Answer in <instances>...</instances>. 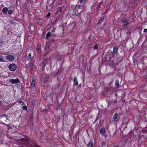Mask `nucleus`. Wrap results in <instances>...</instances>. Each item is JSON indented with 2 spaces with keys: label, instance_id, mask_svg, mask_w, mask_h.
Returning a JSON list of instances; mask_svg holds the SVG:
<instances>
[{
  "label": "nucleus",
  "instance_id": "30",
  "mask_svg": "<svg viewBox=\"0 0 147 147\" xmlns=\"http://www.w3.org/2000/svg\"><path fill=\"white\" fill-rule=\"evenodd\" d=\"M11 24H13L14 23V22H11Z\"/></svg>",
  "mask_w": 147,
  "mask_h": 147
},
{
  "label": "nucleus",
  "instance_id": "6",
  "mask_svg": "<svg viewBox=\"0 0 147 147\" xmlns=\"http://www.w3.org/2000/svg\"><path fill=\"white\" fill-rule=\"evenodd\" d=\"M36 50L38 53L40 54L41 53V46L40 45H38L36 48Z\"/></svg>",
  "mask_w": 147,
  "mask_h": 147
},
{
  "label": "nucleus",
  "instance_id": "3",
  "mask_svg": "<svg viewBox=\"0 0 147 147\" xmlns=\"http://www.w3.org/2000/svg\"><path fill=\"white\" fill-rule=\"evenodd\" d=\"M6 59L8 61H12L14 60L15 58L11 55H9L6 57Z\"/></svg>",
  "mask_w": 147,
  "mask_h": 147
},
{
  "label": "nucleus",
  "instance_id": "18",
  "mask_svg": "<svg viewBox=\"0 0 147 147\" xmlns=\"http://www.w3.org/2000/svg\"><path fill=\"white\" fill-rule=\"evenodd\" d=\"M32 58V55L31 53H30L27 57V59L28 60H30Z\"/></svg>",
  "mask_w": 147,
  "mask_h": 147
},
{
  "label": "nucleus",
  "instance_id": "23",
  "mask_svg": "<svg viewBox=\"0 0 147 147\" xmlns=\"http://www.w3.org/2000/svg\"><path fill=\"white\" fill-rule=\"evenodd\" d=\"M98 48V47L97 45H95L94 46V49H97Z\"/></svg>",
  "mask_w": 147,
  "mask_h": 147
},
{
  "label": "nucleus",
  "instance_id": "33",
  "mask_svg": "<svg viewBox=\"0 0 147 147\" xmlns=\"http://www.w3.org/2000/svg\"><path fill=\"white\" fill-rule=\"evenodd\" d=\"M115 147H117V146H116Z\"/></svg>",
  "mask_w": 147,
  "mask_h": 147
},
{
  "label": "nucleus",
  "instance_id": "16",
  "mask_svg": "<svg viewBox=\"0 0 147 147\" xmlns=\"http://www.w3.org/2000/svg\"><path fill=\"white\" fill-rule=\"evenodd\" d=\"M51 35V33L50 32H49L47 34L46 36V38L47 39L49 38V37Z\"/></svg>",
  "mask_w": 147,
  "mask_h": 147
},
{
  "label": "nucleus",
  "instance_id": "19",
  "mask_svg": "<svg viewBox=\"0 0 147 147\" xmlns=\"http://www.w3.org/2000/svg\"><path fill=\"white\" fill-rule=\"evenodd\" d=\"M119 81L118 80H117L116 81L115 85L116 87H118L119 86Z\"/></svg>",
  "mask_w": 147,
  "mask_h": 147
},
{
  "label": "nucleus",
  "instance_id": "20",
  "mask_svg": "<svg viewBox=\"0 0 147 147\" xmlns=\"http://www.w3.org/2000/svg\"><path fill=\"white\" fill-rule=\"evenodd\" d=\"M78 10L79 11V12H80L81 11H83V10H80L79 9H80L81 8H83V7L82 6H80V5H79L78 6Z\"/></svg>",
  "mask_w": 147,
  "mask_h": 147
},
{
  "label": "nucleus",
  "instance_id": "25",
  "mask_svg": "<svg viewBox=\"0 0 147 147\" xmlns=\"http://www.w3.org/2000/svg\"><path fill=\"white\" fill-rule=\"evenodd\" d=\"M0 61L3 62L4 61L3 58L0 57Z\"/></svg>",
  "mask_w": 147,
  "mask_h": 147
},
{
  "label": "nucleus",
  "instance_id": "9",
  "mask_svg": "<svg viewBox=\"0 0 147 147\" xmlns=\"http://www.w3.org/2000/svg\"><path fill=\"white\" fill-rule=\"evenodd\" d=\"M74 85L77 86L78 85V80L77 79V78L76 77H75L74 78Z\"/></svg>",
  "mask_w": 147,
  "mask_h": 147
},
{
  "label": "nucleus",
  "instance_id": "11",
  "mask_svg": "<svg viewBox=\"0 0 147 147\" xmlns=\"http://www.w3.org/2000/svg\"><path fill=\"white\" fill-rule=\"evenodd\" d=\"M62 12V8L61 7H58L57 9V10L56 11V13H61V12Z\"/></svg>",
  "mask_w": 147,
  "mask_h": 147
},
{
  "label": "nucleus",
  "instance_id": "32",
  "mask_svg": "<svg viewBox=\"0 0 147 147\" xmlns=\"http://www.w3.org/2000/svg\"><path fill=\"white\" fill-rule=\"evenodd\" d=\"M20 140H24L23 138H21L20 139Z\"/></svg>",
  "mask_w": 147,
  "mask_h": 147
},
{
  "label": "nucleus",
  "instance_id": "8",
  "mask_svg": "<svg viewBox=\"0 0 147 147\" xmlns=\"http://www.w3.org/2000/svg\"><path fill=\"white\" fill-rule=\"evenodd\" d=\"M75 24L74 23L72 22L70 23L69 25V27L72 29H73L75 27Z\"/></svg>",
  "mask_w": 147,
  "mask_h": 147
},
{
  "label": "nucleus",
  "instance_id": "28",
  "mask_svg": "<svg viewBox=\"0 0 147 147\" xmlns=\"http://www.w3.org/2000/svg\"><path fill=\"white\" fill-rule=\"evenodd\" d=\"M144 31L145 32H147V29H144Z\"/></svg>",
  "mask_w": 147,
  "mask_h": 147
},
{
  "label": "nucleus",
  "instance_id": "13",
  "mask_svg": "<svg viewBox=\"0 0 147 147\" xmlns=\"http://www.w3.org/2000/svg\"><path fill=\"white\" fill-rule=\"evenodd\" d=\"M89 144L90 147H93L94 145L93 142L92 140H90L89 142Z\"/></svg>",
  "mask_w": 147,
  "mask_h": 147
},
{
  "label": "nucleus",
  "instance_id": "31",
  "mask_svg": "<svg viewBox=\"0 0 147 147\" xmlns=\"http://www.w3.org/2000/svg\"><path fill=\"white\" fill-rule=\"evenodd\" d=\"M101 6V5L100 4V5H98V7H100Z\"/></svg>",
  "mask_w": 147,
  "mask_h": 147
},
{
  "label": "nucleus",
  "instance_id": "2",
  "mask_svg": "<svg viewBox=\"0 0 147 147\" xmlns=\"http://www.w3.org/2000/svg\"><path fill=\"white\" fill-rule=\"evenodd\" d=\"M19 79L18 78H16L15 79H11L9 80V82L12 84H16L19 82Z\"/></svg>",
  "mask_w": 147,
  "mask_h": 147
},
{
  "label": "nucleus",
  "instance_id": "15",
  "mask_svg": "<svg viewBox=\"0 0 147 147\" xmlns=\"http://www.w3.org/2000/svg\"><path fill=\"white\" fill-rule=\"evenodd\" d=\"M35 79H33L32 80L31 84V86L32 87H34L35 86Z\"/></svg>",
  "mask_w": 147,
  "mask_h": 147
},
{
  "label": "nucleus",
  "instance_id": "22",
  "mask_svg": "<svg viewBox=\"0 0 147 147\" xmlns=\"http://www.w3.org/2000/svg\"><path fill=\"white\" fill-rule=\"evenodd\" d=\"M8 13L9 14H11L12 13V11L11 10H9L8 11Z\"/></svg>",
  "mask_w": 147,
  "mask_h": 147
},
{
  "label": "nucleus",
  "instance_id": "24",
  "mask_svg": "<svg viewBox=\"0 0 147 147\" xmlns=\"http://www.w3.org/2000/svg\"><path fill=\"white\" fill-rule=\"evenodd\" d=\"M86 0H79L81 3H82L85 1Z\"/></svg>",
  "mask_w": 147,
  "mask_h": 147
},
{
  "label": "nucleus",
  "instance_id": "12",
  "mask_svg": "<svg viewBox=\"0 0 147 147\" xmlns=\"http://www.w3.org/2000/svg\"><path fill=\"white\" fill-rule=\"evenodd\" d=\"M34 28V26L33 24L30 25L29 26V29L31 31H33Z\"/></svg>",
  "mask_w": 147,
  "mask_h": 147
},
{
  "label": "nucleus",
  "instance_id": "10",
  "mask_svg": "<svg viewBox=\"0 0 147 147\" xmlns=\"http://www.w3.org/2000/svg\"><path fill=\"white\" fill-rule=\"evenodd\" d=\"M36 20L38 24L41 25L42 24L41 23L42 22V19L38 18L36 19Z\"/></svg>",
  "mask_w": 147,
  "mask_h": 147
},
{
  "label": "nucleus",
  "instance_id": "29",
  "mask_svg": "<svg viewBox=\"0 0 147 147\" xmlns=\"http://www.w3.org/2000/svg\"><path fill=\"white\" fill-rule=\"evenodd\" d=\"M54 41H55V40H54L52 39V40L51 41V42H54Z\"/></svg>",
  "mask_w": 147,
  "mask_h": 147
},
{
  "label": "nucleus",
  "instance_id": "26",
  "mask_svg": "<svg viewBox=\"0 0 147 147\" xmlns=\"http://www.w3.org/2000/svg\"><path fill=\"white\" fill-rule=\"evenodd\" d=\"M51 15V13L49 12L46 16V17H48L50 16Z\"/></svg>",
  "mask_w": 147,
  "mask_h": 147
},
{
  "label": "nucleus",
  "instance_id": "17",
  "mask_svg": "<svg viewBox=\"0 0 147 147\" xmlns=\"http://www.w3.org/2000/svg\"><path fill=\"white\" fill-rule=\"evenodd\" d=\"M118 50L117 47H115L113 48V52L114 53H116Z\"/></svg>",
  "mask_w": 147,
  "mask_h": 147
},
{
  "label": "nucleus",
  "instance_id": "14",
  "mask_svg": "<svg viewBox=\"0 0 147 147\" xmlns=\"http://www.w3.org/2000/svg\"><path fill=\"white\" fill-rule=\"evenodd\" d=\"M8 10V8L7 7H5L3 8L2 11L3 13H7Z\"/></svg>",
  "mask_w": 147,
  "mask_h": 147
},
{
  "label": "nucleus",
  "instance_id": "7",
  "mask_svg": "<svg viewBox=\"0 0 147 147\" xmlns=\"http://www.w3.org/2000/svg\"><path fill=\"white\" fill-rule=\"evenodd\" d=\"M128 20L127 19H125L123 22V26H126L129 24Z\"/></svg>",
  "mask_w": 147,
  "mask_h": 147
},
{
  "label": "nucleus",
  "instance_id": "4",
  "mask_svg": "<svg viewBox=\"0 0 147 147\" xmlns=\"http://www.w3.org/2000/svg\"><path fill=\"white\" fill-rule=\"evenodd\" d=\"M118 113H115L114 115L113 121H117L119 119V117H118Z\"/></svg>",
  "mask_w": 147,
  "mask_h": 147
},
{
  "label": "nucleus",
  "instance_id": "21",
  "mask_svg": "<svg viewBox=\"0 0 147 147\" xmlns=\"http://www.w3.org/2000/svg\"><path fill=\"white\" fill-rule=\"evenodd\" d=\"M32 65H33V64L32 63H30V66H29V67H30V70H31V71L33 70L32 67Z\"/></svg>",
  "mask_w": 147,
  "mask_h": 147
},
{
  "label": "nucleus",
  "instance_id": "1",
  "mask_svg": "<svg viewBox=\"0 0 147 147\" xmlns=\"http://www.w3.org/2000/svg\"><path fill=\"white\" fill-rule=\"evenodd\" d=\"M9 69L11 71H14L17 69V66L14 63L10 64L8 67Z\"/></svg>",
  "mask_w": 147,
  "mask_h": 147
},
{
  "label": "nucleus",
  "instance_id": "5",
  "mask_svg": "<svg viewBox=\"0 0 147 147\" xmlns=\"http://www.w3.org/2000/svg\"><path fill=\"white\" fill-rule=\"evenodd\" d=\"M100 134L103 136H105V137H106V136H105V128L104 127H102L100 130Z\"/></svg>",
  "mask_w": 147,
  "mask_h": 147
},
{
  "label": "nucleus",
  "instance_id": "27",
  "mask_svg": "<svg viewBox=\"0 0 147 147\" xmlns=\"http://www.w3.org/2000/svg\"><path fill=\"white\" fill-rule=\"evenodd\" d=\"M23 108L24 110H27V108L26 107H23Z\"/></svg>",
  "mask_w": 147,
  "mask_h": 147
}]
</instances>
